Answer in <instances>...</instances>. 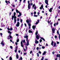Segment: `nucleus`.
Listing matches in <instances>:
<instances>
[{
	"instance_id": "obj_1",
	"label": "nucleus",
	"mask_w": 60,
	"mask_h": 60,
	"mask_svg": "<svg viewBox=\"0 0 60 60\" xmlns=\"http://www.w3.org/2000/svg\"><path fill=\"white\" fill-rule=\"evenodd\" d=\"M14 18V23L15 24L16 23V21H17V20H16V19L17 18V17H16V16H15V17L14 16H12V20H13V18Z\"/></svg>"
},
{
	"instance_id": "obj_2",
	"label": "nucleus",
	"mask_w": 60,
	"mask_h": 60,
	"mask_svg": "<svg viewBox=\"0 0 60 60\" xmlns=\"http://www.w3.org/2000/svg\"><path fill=\"white\" fill-rule=\"evenodd\" d=\"M26 35H27V34H26L25 35L24 37L25 38H26V41H27V40H28V36Z\"/></svg>"
},
{
	"instance_id": "obj_3",
	"label": "nucleus",
	"mask_w": 60,
	"mask_h": 60,
	"mask_svg": "<svg viewBox=\"0 0 60 60\" xmlns=\"http://www.w3.org/2000/svg\"><path fill=\"white\" fill-rule=\"evenodd\" d=\"M31 22H32V21H31V20H29L27 19V20H26V22H27V23H29V22L30 23H31Z\"/></svg>"
},
{
	"instance_id": "obj_4",
	"label": "nucleus",
	"mask_w": 60,
	"mask_h": 60,
	"mask_svg": "<svg viewBox=\"0 0 60 60\" xmlns=\"http://www.w3.org/2000/svg\"><path fill=\"white\" fill-rule=\"evenodd\" d=\"M40 37H41V36H40V35H39V34H38V35H37V36H36V38L38 40V39H39V38H40Z\"/></svg>"
},
{
	"instance_id": "obj_5",
	"label": "nucleus",
	"mask_w": 60,
	"mask_h": 60,
	"mask_svg": "<svg viewBox=\"0 0 60 60\" xmlns=\"http://www.w3.org/2000/svg\"><path fill=\"white\" fill-rule=\"evenodd\" d=\"M32 7L33 8H34V9H36V6H35V4H34L32 6Z\"/></svg>"
},
{
	"instance_id": "obj_6",
	"label": "nucleus",
	"mask_w": 60,
	"mask_h": 60,
	"mask_svg": "<svg viewBox=\"0 0 60 60\" xmlns=\"http://www.w3.org/2000/svg\"><path fill=\"white\" fill-rule=\"evenodd\" d=\"M19 22H17V24H16V26L17 27H19Z\"/></svg>"
},
{
	"instance_id": "obj_7",
	"label": "nucleus",
	"mask_w": 60,
	"mask_h": 60,
	"mask_svg": "<svg viewBox=\"0 0 60 60\" xmlns=\"http://www.w3.org/2000/svg\"><path fill=\"white\" fill-rule=\"evenodd\" d=\"M27 44H26V46H28L29 45V40H27Z\"/></svg>"
},
{
	"instance_id": "obj_8",
	"label": "nucleus",
	"mask_w": 60,
	"mask_h": 60,
	"mask_svg": "<svg viewBox=\"0 0 60 60\" xmlns=\"http://www.w3.org/2000/svg\"><path fill=\"white\" fill-rule=\"evenodd\" d=\"M52 33L54 34L55 33V29H54V28H52Z\"/></svg>"
},
{
	"instance_id": "obj_9",
	"label": "nucleus",
	"mask_w": 60,
	"mask_h": 60,
	"mask_svg": "<svg viewBox=\"0 0 60 60\" xmlns=\"http://www.w3.org/2000/svg\"><path fill=\"white\" fill-rule=\"evenodd\" d=\"M1 44L3 46H4L5 44L4 43L3 41H2V42H1Z\"/></svg>"
},
{
	"instance_id": "obj_10",
	"label": "nucleus",
	"mask_w": 60,
	"mask_h": 60,
	"mask_svg": "<svg viewBox=\"0 0 60 60\" xmlns=\"http://www.w3.org/2000/svg\"><path fill=\"white\" fill-rule=\"evenodd\" d=\"M43 4H42L41 6V7L40 8V9H41V10L42 8V9H43V10H44V8H43Z\"/></svg>"
},
{
	"instance_id": "obj_11",
	"label": "nucleus",
	"mask_w": 60,
	"mask_h": 60,
	"mask_svg": "<svg viewBox=\"0 0 60 60\" xmlns=\"http://www.w3.org/2000/svg\"><path fill=\"white\" fill-rule=\"evenodd\" d=\"M9 37H10V38H9ZM8 39H10V38H12V36L11 35H9V36H8Z\"/></svg>"
},
{
	"instance_id": "obj_12",
	"label": "nucleus",
	"mask_w": 60,
	"mask_h": 60,
	"mask_svg": "<svg viewBox=\"0 0 60 60\" xmlns=\"http://www.w3.org/2000/svg\"><path fill=\"white\" fill-rule=\"evenodd\" d=\"M28 8L29 10H30L31 9V7H30V5L28 4Z\"/></svg>"
},
{
	"instance_id": "obj_13",
	"label": "nucleus",
	"mask_w": 60,
	"mask_h": 60,
	"mask_svg": "<svg viewBox=\"0 0 60 60\" xmlns=\"http://www.w3.org/2000/svg\"><path fill=\"white\" fill-rule=\"evenodd\" d=\"M45 0V3L46 4H47V5H49V4H48V0Z\"/></svg>"
},
{
	"instance_id": "obj_14",
	"label": "nucleus",
	"mask_w": 60,
	"mask_h": 60,
	"mask_svg": "<svg viewBox=\"0 0 60 60\" xmlns=\"http://www.w3.org/2000/svg\"><path fill=\"white\" fill-rule=\"evenodd\" d=\"M53 9V8H51L49 10V11L50 12H52V10Z\"/></svg>"
},
{
	"instance_id": "obj_15",
	"label": "nucleus",
	"mask_w": 60,
	"mask_h": 60,
	"mask_svg": "<svg viewBox=\"0 0 60 60\" xmlns=\"http://www.w3.org/2000/svg\"><path fill=\"white\" fill-rule=\"evenodd\" d=\"M39 20H37V22L35 23L36 25H37V24H38L39 23Z\"/></svg>"
},
{
	"instance_id": "obj_16",
	"label": "nucleus",
	"mask_w": 60,
	"mask_h": 60,
	"mask_svg": "<svg viewBox=\"0 0 60 60\" xmlns=\"http://www.w3.org/2000/svg\"><path fill=\"white\" fill-rule=\"evenodd\" d=\"M36 27V26H32V28L34 30L35 29V27Z\"/></svg>"
},
{
	"instance_id": "obj_17",
	"label": "nucleus",
	"mask_w": 60,
	"mask_h": 60,
	"mask_svg": "<svg viewBox=\"0 0 60 60\" xmlns=\"http://www.w3.org/2000/svg\"><path fill=\"white\" fill-rule=\"evenodd\" d=\"M21 46L22 47H23V42L21 41Z\"/></svg>"
},
{
	"instance_id": "obj_18",
	"label": "nucleus",
	"mask_w": 60,
	"mask_h": 60,
	"mask_svg": "<svg viewBox=\"0 0 60 60\" xmlns=\"http://www.w3.org/2000/svg\"><path fill=\"white\" fill-rule=\"evenodd\" d=\"M46 51H44V53L42 54L43 55H45V54H46Z\"/></svg>"
},
{
	"instance_id": "obj_19",
	"label": "nucleus",
	"mask_w": 60,
	"mask_h": 60,
	"mask_svg": "<svg viewBox=\"0 0 60 60\" xmlns=\"http://www.w3.org/2000/svg\"><path fill=\"white\" fill-rule=\"evenodd\" d=\"M40 38L41 39H42L43 41H45V39H44V38H42V37H40Z\"/></svg>"
},
{
	"instance_id": "obj_20",
	"label": "nucleus",
	"mask_w": 60,
	"mask_h": 60,
	"mask_svg": "<svg viewBox=\"0 0 60 60\" xmlns=\"http://www.w3.org/2000/svg\"><path fill=\"white\" fill-rule=\"evenodd\" d=\"M39 43V42L38 41H37L36 40H35V43H37L38 44Z\"/></svg>"
},
{
	"instance_id": "obj_21",
	"label": "nucleus",
	"mask_w": 60,
	"mask_h": 60,
	"mask_svg": "<svg viewBox=\"0 0 60 60\" xmlns=\"http://www.w3.org/2000/svg\"><path fill=\"white\" fill-rule=\"evenodd\" d=\"M13 15V16L14 17H15V15H16V12H14Z\"/></svg>"
},
{
	"instance_id": "obj_22",
	"label": "nucleus",
	"mask_w": 60,
	"mask_h": 60,
	"mask_svg": "<svg viewBox=\"0 0 60 60\" xmlns=\"http://www.w3.org/2000/svg\"><path fill=\"white\" fill-rule=\"evenodd\" d=\"M16 11L17 13H19L20 12L19 11H18L17 10H16Z\"/></svg>"
},
{
	"instance_id": "obj_23",
	"label": "nucleus",
	"mask_w": 60,
	"mask_h": 60,
	"mask_svg": "<svg viewBox=\"0 0 60 60\" xmlns=\"http://www.w3.org/2000/svg\"><path fill=\"white\" fill-rule=\"evenodd\" d=\"M8 33L10 34V35H11V32H10V31H8Z\"/></svg>"
},
{
	"instance_id": "obj_24",
	"label": "nucleus",
	"mask_w": 60,
	"mask_h": 60,
	"mask_svg": "<svg viewBox=\"0 0 60 60\" xmlns=\"http://www.w3.org/2000/svg\"><path fill=\"white\" fill-rule=\"evenodd\" d=\"M16 57L17 59H18V58H19V56L18 54H17L16 55Z\"/></svg>"
},
{
	"instance_id": "obj_25",
	"label": "nucleus",
	"mask_w": 60,
	"mask_h": 60,
	"mask_svg": "<svg viewBox=\"0 0 60 60\" xmlns=\"http://www.w3.org/2000/svg\"><path fill=\"white\" fill-rule=\"evenodd\" d=\"M53 41H52L51 45H52V46H53Z\"/></svg>"
},
{
	"instance_id": "obj_26",
	"label": "nucleus",
	"mask_w": 60,
	"mask_h": 60,
	"mask_svg": "<svg viewBox=\"0 0 60 60\" xmlns=\"http://www.w3.org/2000/svg\"><path fill=\"white\" fill-rule=\"evenodd\" d=\"M38 31H37L35 33V34L36 35H37V34H38Z\"/></svg>"
},
{
	"instance_id": "obj_27",
	"label": "nucleus",
	"mask_w": 60,
	"mask_h": 60,
	"mask_svg": "<svg viewBox=\"0 0 60 60\" xmlns=\"http://www.w3.org/2000/svg\"><path fill=\"white\" fill-rule=\"evenodd\" d=\"M29 33H32V31H31V30H29Z\"/></svg>"
},
{
	"instance_id": "obj_28",
	"label": "nucleus",
	"mask_w": 60,
	"mask_h": 60,
	"mask_svg": "<svg viewBox=\"0 0 60 60\" xmlns=\"http://www.w3.org/2000/svg\"><path fill=\"white\" fill-rule=\"evenodd\" d=\"M28 23V25L29 26H31V24L30 23Z\"/></svg>"
},
{
	"instance_id": "obj_29",
	"label": "nucleus",
	"mask_w": 60,
	"mask_h": 60,
	"mask_svg": "<svg viewBox=\"0 0 60 60\" xmlns=\"http://www.w3.org/2000/svg\"><path fill=\"white\" fill-rule=\"evenodd\" d=\"M56 43H55L54 45V47H55V46H56Z\"/></svg>"
},
{
	"instance_id": "obj_30",
	"label": "nucleus",
	"mask_w": 60,
	"mask_h": 60,
	"mask_svg": "<svg viewBox=\"0 0 60 60\" xmlns=\"http://www.w3.org/2000/svg\"><path fill=\"white\" fill-rule=\"evenodd\" d=\"M56 55V57L57 58L58 57V56H59V54H57Z\"/></svg>"
},
{
	"instance_id": "obj_31",
	"label": "nucleus",
	"mask_w": 60,
	"mask_h": 60,
	"mask_svg": "<svg viewBox=\"0 0 60 60\" xmlns=\"http://www.w3.org/2000/svg\"><path fill=\"white\" fill-rule=\"evenodd\" d=\"M9 59L10 60H12V58L11 57H10L9 58Z\"/></svg>"
},
{
	"instance_id": "obj_32",
	"label": "nucleus",
	"mask_w": 60,
	"mask_h": 60,
	"mask_svg": "<svg viewBox=\"0 0 60 60\" xmlns=\"http://www.w3.org/2000/svg\"><path fill=\"white\" fill-rule=\"evenodd\" d=\"M23 23H22L21 26V28H22V26H23Z\"/></svg>"
},
{
	"instance_id": "obj_33",
	"label": "nucleus",
	"mask_w": 60,
	"mask_h": 60,
	"mask_svg": "<svg viewBox=\"0 0 60 60\" xmlns=\"http://www.w3.org/2000/svg\"><path fill=\"white\" fill-rule=\"evenodd\" d=\"M43 59H44V57H42V58L41 59V60H43Z\"/></svg>"
},
{
	"instance_id": "obj_34",
	"label": "nucleus",
	"mask_w": 60,
	"mask_h": 60,
	"mask_svg": "<svg viewBox=\"0 0 60 60\" xmlns=\"http://www.w3.org/2000/svg\"><path fill=\"white\" fill-rule=\"evenodd\" d=\"M28 4H29V5H30V1H28Z\"/></svg>"
},
{
	"instance_id": "obj_35",
	"label": "nucleus",
	"mask_w": 60,
	"mask_h": 60,
	"mask_svg": "<svg viewBox=\"0 0 60 60\" xmlns=\"http://www.w3.org/2000/svg\"><path fill=\"white\" fill-rule=\"evenodd\" d=\"M45 48V46H43L42 47V48L43 49H44Z\"/></svg>"
},
{
	"instance_id": "obj_36",
	"label": "nucleus",
	"mask_w": 60,
	"mask_h": 60,
	"mask_svg": "<svg viewBox=\"0 0 60 60\" xmlns=\"http://www.w3.org/2000/svg\"><path fill=\"white\" fill-rule=\"evenodd\" d=\"M37 56L38 57H39V53H37Z\"/></svg>"
},
{
	"instance_id": "obj_37",
	"label": "nucleus",
	"mask_w": 60,
	"mask_h": 60,
	"mask_svg": "<svg viewBox=\"0 0 60 60\" xmlns=\"http://www.w3.org/2000/svg\"><path fill=\"white\" fill-rule=\"evenodd\" d=\"M10 48L11 49H12V46H10Z\"/></svg>"
},
{
	"instance_id": "obj_38",
	"label": "nucleus",
	"mask_w": 60,
	"mask_h": 60,
	"mask_svg": "<svg viewBox=\"0 0 60 60\" xmlns=\"http://www.w3.org/2000/svg\"><path fill=\"white\" fill-rule=\"evenodd\" d=\"M16 41L17 42H19V39L17 40Z\"/></svg>"
},
{
	"instance_id": "obj_39",
	"label": "nucleus",
	"mask_w": 60,
	"mask_h": 60,
	"mask_svg": "<svg viewBox=\"0 0 60 60\" xmlns=\"http://www.w3.org/2000/svg\"><path fill=\"white\" fill-rule=\"evenodd\" d=\"M19 13V15L20 16H21V15H22V14H21V13L20 12Z\"/></svg>"
},
{
	"instance_id": "obj_40",
	"label": "nucleus",
	"mask_w": 60,
	"mask_h": 60,
	"mask_svg": "<svg viewBox=\"0 0 60 60\" xmlns=\"http://www.w3.org/2000/svg\"><path fill=\"white\" fill-rule=\"evenodd\" d=\"M13 30V29H12V28L11 27L10 29V30Z\"/></svg>"
},
{
	"instance_id": "obj_41",
	"label": "nucleus",
	"mask_w": 60,
	"mask_h": 60,
	"mask_svg": "<svg viewBox=\"0 0 60 60\" xmlns=\"http://www.w3.org/2000/svg\"><path fill=\"white\" fill-rule=\"evenodd\" d=\"M17 49H15V53H16L17 52Z\"/></svg>"
},
{
	"instance_id": "obj_42",
	"label": "nucleus",
	"mask_w": 60,
	"mask_h": 60,
	"mask_svg": "<svg viewBox=\"0 0 60 60\" xmlns=\"http://www.w3.org/2000/svg\"><path fill=\"white\" fill-rule=\"evenodd\" d=\"M56 42H57V44H59V42L57 41Z\"/></svg>"
},
{
	"instance_id": "obj_43",
	"label": "nucleus",
	"mask_w": 60,
	"mask_h": 60,
	"mask_svg": "<svg viewBox=\"0 0 60 60\" xmlns=\"http://www.w3.org/2000/svg\"><path fill=\"white\" fill-rule=\"evenodd\" d=\"M15 49H18V47L16 46L15 47Z\"/></svg>"
},
{
	"instance_id": "obj_44",
	"label": "nucleus",
	"mask_w": 60,
	"mask_h": 60,
	"mask_svg": "<svg viewBox=\"0 0 60 60\" xmlns=\"http://www.w3.org/2000/svg\"><path fill=\"white\" fill-rule=\"evenodd\" d=\"M34 17H38V15H34Z\"/></svg>"
},
{
	"instance_id": "obj_45",
	"label": "nucleus",
	"mask_w": 60,
	"mask_h": 60,
	"mask_svg": "<svg viewBox=\"0 0 60 60\" xmlns=\"http://www.w3.org/2000/svg\"><path fill=\"white\" fill-rule=\"evenodd\" d=\"M36 12H34V15H35V14H36Z\"/></svg>"
},
{
	"instance_id": "obj_46",
	"label": "nucleus",
	"mask_w": 60,
	"mask_h": 60,
	"mask_svg": "<svg viewBox=\"0 0 60 60\" xmlns=\"http://www.w3.org/2000/svg\"><path fill=\"white\" fill-rule=\"evenodd\" d=\"M48 23L49 24V23H50V22H51V21H50L49 22V21H48Z\"/></svg>"
},
{
	"instance_id": "obj_47",
	"label": "nucleus",
	"mask_w": 60,
	"mask_h": 60,
	"mask_svg": "<svg viewBox=\"0 0 60 60\" xmlns=\"http://www.w3.org/2000/svg\"><path fill=\"white\" fill-rule=\"evenodd\" d=\"M24 55H26V53H24Z\"/></svg>"
},
{
	"instance_id": "obj_48",
	"label": "nucleus",
	"mask_w": 60,
	"mask_h": 60,
	"mask_svg": "<svg viewBox=\"0 0 60 60\" xmlns=\"http://www.w3.org/2000/svg\"><path fill=\"white\" fill-rule=\"evenodd\" d=\"M20 21L21 23H22V19H20Z\"/></svg>"
},
{
	"instance_id": "obj_49",
	"label": "nucleus",
	"mask_w": 60,
	"mask_h": 60,
	"mask_svg": "<svg viewBox=\"0 0 60 60\" xmlns=\"http://www.w3.org/2000/svg\"><path fill=\"white\" fill-rule=\"evenodd\" d=\"M42 42V40L41 39H40V42Z\"/></svg>"
},
{
	"instance_id": "obj_50",
	"label": "nucleus",
	"mask_w": 60,
	"mask_h": 60,
	"mask_svg": "<svg viewBox=\"0 0 60 60\" xmlns=\"http://www.w3.org/2000/svg\"><path fill=\"white\" fill-rule=\"evenodd\" d=\"M57 34H59V31H58V30L57 31Z\"/></svg>"
},
{
	"instance_id": "obj_51",
	"label": "nucleus",
	"mask_w": 60,
	"mask_h": 60,
	"mask_svg": "<svg viewBox=\"0 0 60 60\" xmlns=\"http://www.w3.org/2000/svg\"><path fill=\"white\" fill-rule=\"evenodd\" d=\"M23 42L24 43L25 42V40H23Z\"/></svg>"
},
{
	"instance_id": "obj_52",
	"label": "nucleus",
	"mask_w": 60,
	"mask_h": 60,
	"mask_svg": "<svg viewBox=\"0 0 60 60\" xmlns=\"http://www.w3.org/2000/svg\"><path fill=\"white\" fill-rule=\"evenodd\" d=\"M39 53V54H41V52L40 51H39L38 52Z\"/></svg>"
},
{
	"instance_id": "obj_53",
	"label": "nucleus",
	"mask_w": 60,
	"mask_h": 60,
	"mask_svg": "<svg viewBox=\"0 0 60 60\" xmlns=\"http://www.w3.org/2000/svg\"><path fill=\"white\" fill-rule=\"evenodd\" d=\"M15 45L17 46V45H18V43L17 42H16L15 43Z\"/></svg>"
},
{
	"instance_id": "obj_54",
	"label": "nucleus",
	"mask_w": 60,
	"mask_h": 60,
	"mask_svg": "<svg viewBox=\"0 0 60 60\" xmlns=\"http://www.w3.org/2000/svg\"><path fill=\"white\" fill-rule=\"evenodd\" d=\"M22 57H20V59H21V60H22Z\"/></svg>"
},
{
	"instance_id": "obj_55",
	"label": "nucleus",
	"mask_w": 60,
	"mask_h": 60,
	"mask_svg": "<svg viewBox=\"0 0 60 60\" xmlns=\"http://www.w3.org/2000/svg\"><path fill=\"white\" fill-rule=\"evenodd\" d=\"M52 53L53 55H54L55 54V52H52Z\"/></svg>"
},
{
	"instance_id": "obj_56",
	"label": "nucleus",
	"mask_w": 60,
	"mask_h": 60,
	"mask_svg": "<svg viewBox=\"0 0 60 60\" xmlns=\"http://www.w3.org/2000/svg\"><path fill=\"white\" fill-rule=\"evenodd\" d=\"M5 2L7 3H7H8V1H7V0H6L5 1Z\"/></svg>"
},
{
	"instance_id": "obj_57",
	"label": "nucleus",
	"mask_w": 60,
	"mask_h": 60,
	"mask_svg": "<svg viewBox=\"0 0 60 60\" xmlns=\"http://www.w3.org/2000/svg\"><path fill=\"white\" fill-rule=\"evenodd\" d=\"M55 38H57V36H55Z\"/></svg>"
},
{
	"instance_id": "obj_58",
	"label": "nucleus",
	"mask_w": 60,
	"mask_h": 60,
	"mask_svg": "<svg viewBox=\"0 0 60 60\" xmlns=\"http://www.w3.org/2000/svg\"><path fill=\"white\" fill-rule=\"evenodd\" d=\"M59 39L60 40V35L59 34Z\"/></svg>"
},
{
	"instance_id": "obj_59",
	"label": "nucleus",
	"mask_w": 60,
	"mask_h": 60,
	"mask_svg": "<svg viewBox=\"0 0 60 60\" xmlns=\"http://www.w3.org/2000/svg\"><path fill=\"white\" fill-rule=\"evenodd\" d=\"M17 21H19V19L18 18L17 19Z\"/></svg>"
},
{
	"instance_id": "obj_60",
	"label": "nucleus",
	"mask_w": 60,
	"mask_h": 60,
	"mask_svg": "<svg viewBox=\"0 0 60 60\" xmlns=\"http://www.w3.org/2000/svg\"><path fill=\"white\" fill-rule=\"evenodd\" d=\"M37 49L38 50H39V47H37Z\"/></svg>"
},
{
	"instance_id": "obj_61",
	"label": "nucleus",
	"mask_w": 60,
	"mask_h": 60,
	"mask_svg": "<svg viewBox=\"0 0 60 60\" xmlns=\"http://www.w3.org/2000/svg\"><path fill=\"white\" fill-rule=\"evenodd\" d=\"M52 22H51L50 23V26L52 25Z\"/></svg>"
},
{
	"instance_id": "obj_62",
	"label": "nucleus",
	"mask_w": 60,
	"mask_h": 60,
	"mask_svg": "<svg viewBox=\"0 0 60 60\" xmlns=\"http://www.w3.org/2000/svg\"><path fill=\"white\" fill-rule=\"evenodd\" d=\"M26 1V0H24L23 1V3H24L25 2V1Z\"/></svg>"
},
{
	"instance_id": "obj_63",
	"label": "nucleus",
	"mask_w": 60,
	"mask_h": 60,
	"mask_svg": "<svg viewBox=\"0 0 60 60\" xmlns=\"http://www.w3.org/2000/svg\"><path fill=\"white\" fill-rule=\"evenodd\" d=\"M32 51H31L30 52V54H32Z\"/></svg>"
},
{
	"instance_id": "obj_64",
	"label": "nucleus",
	"mask_w": 60,
	"mask_h": 60,
	"mask_svg": "<svg viewBox=\"0 0 60 60\" xmlns=\"http://www.w3.org/2000/svg\"><path fill=\"white\" fill-rule=\"evenodd\" d=\"M58 57H59V58H60V54L59 55Z\"/></svg>"
}]
</instances>
